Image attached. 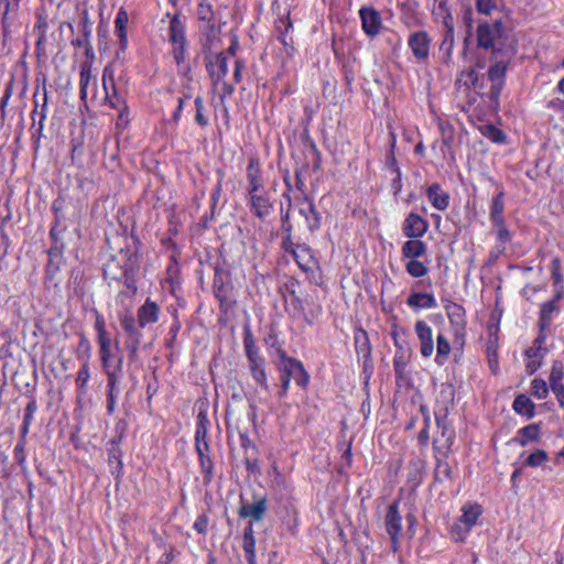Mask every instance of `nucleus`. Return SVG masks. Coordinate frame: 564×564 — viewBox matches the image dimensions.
I'll use <instances>...</instances> for the list:
<instances>
[{"label":"nucleus","mask_w":564,"mask_h":564,"mask_svg":"<svg viewBox=\"0 0 564 564\" xmlns=\"http://www.w3.org/2000/svg\"><path fill=\"white\" fill-rule=\"evenodd\" d=\"M95 317L94 329L102 372L107 378V413L112 415L117 408V399L120 393V379L123 375V356L119 355L116 365H112L116 351L119 352V341L112 337L107 328L104 315L96 308L93 310Z\"/></svg>","instance_id":"1"},{"label":"nucleus","mask_w":564,"mask_h":564,"mask_svg":"<svg viewBox=\"0 0 564 564\" xmlns=\"http://www.w3.org/2000/svg\"><path fill=\"white\" fill-rule=\"evenodd\" d=\"M161 315V306L151 297H147L143 304L137 310V315L124 314L120 317V325L127 336L124 348L130 362L139 359L143 333L142 330L150 325L159 322Z\"/></svg>","instance_id":"2"},{"label":"nucleus","mask_w":564,"mask_h":564,"mask_svg":"<svg viewBox=\"0 0 564 564\" xmlns=\"http://www.w3.org/2000/svg\"><path fill=\"white\" fill-rule=\"evenodd\" d=\"M247 206L257 219L265 221L274 212L275 198L265 188L263 171L259 158L248 160L246 167Z\"/></svg>","instance_id":"3"},{"label":"nucleus","mask_w":564,"mask_h":564,"mask_svg":"<svg viewBox=\"0 0 564 564\" xmlns=\"http://www.w3.org/2000/svg\"><path fill=\"white\" fill-rule=\"evenodd\" d=\"M140 270V256L137 246L126 245L115 254H111L104 264L102 276L105 281L122 283L130 294L138 293V273Z\"/></svg>","instance_id":"4"},{"label":"nucleus","mask_w":564,"mask_h":564,"mask_svg":"<svg viewBox=\"0 0 564 564\" xmlns=\"http://www.w3.org/2000/svg\"><path fill=\"white\" fill-rule=\"evenodd\" d=\"M285 312L294 318H302L307 325H313L322 315L323 307L310 294H303L301 283L294 276H289L280 288Z\"/></svg>","instance_id":"5"},{"label":"nucleus","mask_w":564,"mask_h":564,"mask_svg":"<svg viewBox=\"0 0 564 564\" xmlns=\"http://www.w3.org/2000/svg\"><path fill=\"white\" fill-rule=\"evenodd\" d=\"M170 18L167 26V42L171 46V54L176 64L178 74L182 77L189 78L192 67L187 62L188 56V40L186 36V23L181 13L165 14Z\"/></svg>","instance_id":"6"},{"label":"nucleus","mask_w":564,"mask_h":564,"mask_svg":"<svg viewBox=\"0 0 564 564\" xmlns=\"http://www.w3.org/2000/svg\"><path fill=\"white\" fill-rule=\"evenodd\" d=\"M243 352L248 362V371L254 383L263 389H269V377L267 372V360L261 354L251 328L247 325L242 333Z\"/></svg>","instance_id":"7"},{"label":"nucleus","mask_w":564,"mask_h":564,"mask_svg":"<svg viewBox=\"0 0 564 564\" xmlns=\"http://www.w3.org/2000/svg\"><path fill=\"white\" fill-rule=\"evenodd\" d=\"M516 54L514 47H509L502 53L500 59H496L489 66L487 70V78L491 85L487 93H478L482 98H487L490 106L494 108L499 107V98L506 84L507 72L511 62V58Z\"/></svg>","instance_id":"8"},{"label":"nucleus","mask_w":564,"mask_h":564,"mask_svg":"<svg viewBox=\"0 0 564 564\" xmlns=\"http://www.w3.org/2000/svg\"><path fill=\"white\" fill-rule=\"evenodd\" d=\"M427 252V245L421 238H408L401 247V259L404 261L405 272L414 279L429 273L426 263L420 260Z\"/></svg>","instance_id":"9"},{"label":"nucleus","mask_w":564,"mask_h":564,"mask_svg":"<svg viewBox=\"0 0 564 564\" xmlns=\"http://www.w3.org/2000/svg\"><path fill=\"white\" fill-rule=\"evenodd\" d=\"M196 424L194 433V449L199 447H208L210 445L209 430L212 423L208 419L209 401L207 398H199L195 402Z\"/></svg>","instance_id":"10"},{"label":"nucleus","mask_w":564,"mask_h":564,"mask_svg":"<svg viewBox=\"0 0 564 564\" xmlns=\"http://www.w3.org/2000/svg\"><path fill=\"white\" fill-rule=\"evenodd\" d=\"M435 422L437 431L433 438V452L440 455H449L456 433L447 420V411L443 414L435 413Z\"/></svg>","instance_id":"11"},{"label":"nucleus","mask_w":564,"mask_h":564,"mask_svg":"<svg viewBox=\"0 0 564 564\" xmlns=\"http://www.w3.org/2000/svg\"><path fill=\"white\" fill-rule=\"evenodd\" d=\"M39 93V87L36 88L33 99H34V109L31 112L32 126H31V139L35 148L40 147V141L43 137L44 124L47 118V109H48V97L47 89L45 84L43 85V102L41 105V109L39 110V101L36 100V96Z\"/></svg>","instance_id":"12"},{"label":"nucleus","mask_w":564,"mask_h":564,"mask_svg":"<svg viewBox=\"0 0 564 564\" xmlns=\"http://www.w3.org/2000/svg\"><path fill=\"white\" fill-rule=\"evenodd\" d=\"M232 283L230 279L224 274L219 267L215 268L213 279V293L219 302V308L221 312L227 313L236 304L231 300Z\"/></svg>","instance_id":"13"},{"label":"nucleus","mask_w":564,"mask_h":564,"mask_svg":"<svg viewBox=\"0 0 564 564\" xmlns=\"http://www.w3.org/2000/svg\"><path fill=\"white\" fill-rule=\"evenodd\" d=\"M441 302L449 324L454 329L455 338L463 339L467 326L466 310L462 304L454 302L447 296H442Z\"/></svg>","instance_id":"14"},{"label":"nucleus","mask_w":564,"mask_h":564,"mask_svg":"<svg viewBox=\"0 0 564 564\" xmlns=\"http://www.w3.org/2000/svg\"><path fill=\"white\" fill-rule=\"evenodd\" d=\"M274 33L278 41L284 48L288 57L293 58L296 53L292 32L294 30L293 21L291 19V12L288 11L285 15H280L274 21Z\"/></svg>","instance_id":"15"},{"label":"nucleus","mask_w":564,"mask_h":564,"mask_svg":"<svg viewBox=\"0 0 564 564\" xmlns=\"http://www.w3.org/2000/svg\"><path fill=\"white\" fill-rule=\"evenodd\" d=\"M64 231L65 230H55V228H50L48 237L51 240V247L47 250L48 261L46 264V272L50 274L58 272L61 263L64 260L65 245L61 238Z\"/></svg>","instance_id":"16"},{"label":"nucleus","mask_w":564,"mask_h":564,"mask_svg":"<svg viewBox=\"0 0 564 564\" xmlns=\"http://www.w3.org/2000/svg\"><path fill=\"white\" fill-rule=\"evenodd\" d=\"M206 72L210 78L214 90L219 87L220 82L226 78L228 74V57L224 52H219L214 56L205 57Z\"/></svg>","instance_id":"17"},{"label":"nucleus","mask_w":564,"mask_h":564,"mask_svg":"<svg viewBox=\"0 0 564 564\" xmlns=\"http://www.w3.org/2000/svg\"><path fill=\"white\" fill-rule=\"evenodd\" d=\"M431 44L432 39L424 30L412 32L408 37V46L417 63H424L429 59Z\"/></svg>","instance_id":"18"},{"label":"nucleus","mask_w":564,"mask_h":564,"mask_svg":"<svg viewBox=\"0 0 564 564\" xmlns=\"http://www.w3.org/2000/svg\"><path fill=\"white\" fill-rule=\"evenodd\" d=\"M361 30L370 39L380 34L383 22L380 12L372 6H364L358 11Z\"/></svg>","instance_id":"19"},{"label":"nucleus","mask_w":564,"mask_h":564,"mask_svg":"<svg viewBox=\"0 0 564 564\" xmlns=\"http://www.w3.org/2000/svg\"><path fill=\"white\" fill-rule=\"evenodd\" d=\"M488 338L486 343V356L489 368L494 375L498 372L499 359V319L489 322L487 326Z\"/></svg>","instance_id":"20"},{"label":"nucleus","mask_w":564,"mask_h":564,"mask_svg":"<svg viewBox=\"0 0 564 564\" xmlns=\"http://www.w3.org/2000/svg\"><path fill=\"white\" fill-rule=\"evenodd\" d=\"M505 33V26L501 20L492 24L487 22L477 26V43L482 48H494L495 42Z\"/></svg>","instance_id":"21"},{"label":"nucleus","mask_w":564,"mask_h":564,"mask_svg":"<svg viewBox=\"0 0 564 564\" xmlns=\"http://www.w3.org/2000/svg\"><path fill=\"white\" fill-rule=\"evenodd\" d=\"M429 228L427 219L415 212H410L401 225L402 235L405 238H422Z\"/></svg>","instance_id":"22"},{"label":"nucleus","mask_w":564,"mask_h":564,"mask_svg":"<svg viewBox=\"0 0 564 564\" xmlns=\"http://www.w3.org/2000/svg\"><path fill=\"white\" fill-rule=\"evenodd\" d=\"M297 204L299 213L305 218L307 229L311 232L319 230L322 226V216L318 213L313 198H311L307 194H304Z\"/></svg>","instance_id":"23"},{"label":"nucleus","mask_w":564,"mask_h":564,"mask_svg":"<svg viewBox=\"0 0 564 564\" xmlns=\"http://www.w3.org/2000/svg\"><path fill=\"white\" fill-rule=\"evenodd\" d=\"M128 24H129V14L124 7H120L116 13L113 25H115V35L118 39V51L116 53L117 57L121 54H124L128 46Z\"/></svg>","instance_id":"24"},{"label":"nucleus","mask_w":564,"mask_h":564,"mask_svg":"<svg viewBox=\"0 0 564 564\" xmlns=\"http://www.w3.org/2000/svg\"><path fill=\"white\" fill-rule=\"evenodd\" d=\"M102 87L105 90V101L112 108L122 107L127 102L117 90L113 70L106 66L102 70Z\"/></svg>","instance_id":"25"},{"label":"nucleus","mask_w":564,"mask_h":564,"mask_svg":"<svg viewBox=\"0 0 564 564\" xmlns=\"http://www.w3.org/2000/svg\"><path fill=\"white\" fill-rule=\"evenodd\" d=\"M195 453L197 455L198 467L203 477V482L205 486H209L215 478L216 468L215 458L212 455V446L199 447V449H195Z\"/></svg>","instance_id":"26"},{"label":"nucleus","mask_w":564,"mask_h":564,"mask_svg":"<svg viewBox=\"0 0 564 564\" xmlns=\"http://www.w3.org/2000/svg\"><path fill=\"white\" fill-rule=\"evenodd\" d=\"M235 416V410L231 408H228L226 410V426L228 431V435L232 434L234 432H237L239 435L240 446L245 452V455L248 454V452L251 449L253 454L257 453V446L251 442L249 437V429L248 426L241 427L238 422L236 424H232V419Z\"/></svg>","instance_id":"27"},{"label":"nucleus","mask_w":564,"mask_h":564,"mask_svg":"<svg viewBox=\"0 0 564 564\" xmlns=\"http://www.w3.org/2000/svg\"><path fill=\"white\" fill-rule=\"evenodd\" d=\"M414 330L420 343V352L423 358H430L434 351L433 329L423 319L414 324Z\"/></svg>","instance_id":"28"},{"label":"nucleus","mask_w":564,"mask_h":564,"mask_svg":"<svg viewBox=\"0 0 564 564\" xmlns=\"http://www.w3.org/2000/svg\"><path fill=\"white\" fill-rule=\"evenodd\" d=\"M411 349H399L395 350L393 356V370L395 376V382L398 386L406 384L410 380V372L408 366L411 360Z\"/></svg>","instance_id":"29"},{"label":"nucleus","mask_w":564,"mask_h":564,"mask_svg":"<svg viewBox=\"0 0 564 564\" xmlns=\"http://www.w3.org/2000/svg\"><path fill=\"white\" fill-rule=\"evenodd\" d=\"M425 196L431 206L438 212L447 210L451 205L449 193L437 182H434L426 187Z\"/></svg>","instance_id":"30"},{"label":"nucleus","mask_w":564,"mask_h":564,"mask_svg":"<svg viewBox=\"0 0 564 564\" xmlns=\"http://www.w3.org/2000/svg\"><path fill=\"white\" fill-rule=\"evenodd\" d=\"M354 346L355 351L359 358H362L364 366L367 367L368 365L371 366L372 358H371V344L368 336V333L362 327H357L354 333Z\"/></svg>","instance_id":"31"},{"label":"nucleus","mask_w":564,"mask_h":564,"mask_svg":"<svg viewBox=\"0 0 564 564\" xmlns=\"http://www.w3.org/2000/svg\"><path fill=\"white\" fill-rule=\"evenodd\" d=\"M292 258L299 265V268L304 271H313V269L317 265V260L313 254L312 248L306 243H301L295 248V250L291 253Z\"/></svg>","instance_id":"32"},{"label":"nucleus","mask_w":564,"mask_h":564,"mask_svg":"<svg viewBox=\"0 0 564 564\" xmlns=\"http://www.w3.org/2000/svg\"><path fill=\"white\" fill-rule=\"evenodd\" d=\"M400 500L391 502L384 516V528L389 534H402V517L399 511Z\"/></svg>","instance_id":"33"},{"label":"nucleus","mask_w":564,"mask_h":564,"mask_svg":"<svg viewBox=\"0 0 564 564\" xmlns=\"http://www.w3.org/2000/svg\"><path fill=\"white\" fill-rule=\"evenodd\" d=\"M541 440V423H531L517 431L512 442L524 447L529 443H538Z\"/></svg>","instance_id":"34"},{"label":"nucleus","mask_w":564,"mask_h":564,"mask_svg":"<svg viewBox=\"0 0 564 564\" xmlns=\"http://www.w3.org/2000/svg\"><path fill=\"white\" fill-rule=\"evenodd\" d=\"M406 305L413 311L430 310L437 306L435 296L427 292H412L406 299Z\"/></svg>","instance_id":"35"},{"label":"nucleus","mask_w":564,"mask_h":564,"mask_svg":"<svg viewBox=\"0 0 564 564\" xmlns=\"http://www.w3.org/2000/svg\"><path fill=\"white\" fill-rule=\"evenodd\" d=\"M460 511L462 514L457 519L470 530L477 524L484 513V509L478 502H466L463 505Z\"/></svg>","instance_id":"36"},{"label":"nucleus","mask_w":564,"mask_h":564,"mask_svg":"<svg viewBox=\"0 0 564 564\" xmlns=\"http://www.w3.org/2000/svg\"><path fill=\"white\" fill-rule=\"evenodd\" d=\"M547 352L549 349H536L531 346L524 350L523 356L525 358V372L529 376H532L542 367L543 360Z\"/></svg>","instance_id":"37"},{"label":"nucleus","mask_w":564,"mask_h":564,"mask_svg":"<svg viewBox=\"0 0 564 564\" xmlns=\"http://www.w3.org/2000/svg\"><path fill=\"white\" fill-rule=\"evenodd\" d=\"M242 549L248 564H257L256 536L252 522H249L242 534Z\"/></svg>","instance_id":"38"},{"label":"nucleus","mask_w":564,"mask_h":564,"mask_svg":"<svg viewBox=\"0 0 564 564\" xmlns=\"http://www.w3.org/2000/svg\"><path fill=\"white\" fill-rule=\"evenodd\" d=\"M263 343L267 347V350L269 352L271 350H273L276 354V356L280 358V360L286 359L290 357V356H288V354L284 349V340L281 339L280 332L276 328L271 327L269 329L268 334L263 338Z\"/></svg>","instance_id":"39"},{"label":"nucleus","mask_w":564,"mask_h":564,"mask_svg":"<svg viewBox=\"0 0 564 564\" xmlns=\"http://www.w3.org/2000/svg\"><path fill=\"white\" fill-rule=\"evenodd\" d=\"M535 404L524 393L517 394L512 402V410L520 416L525 417L527 420H531L535 416Z\"/></svg>","instance_id":"40"},{"label":"nucleus","mask_w":564,"mask_h":564,"mask_svg":"<svg viewBox=\"0 0 564 564\" xmlns=\"http://www.w3.org/2000/svg\"><path fill=\"white\" fill-rule=\"evenodd\" d=\"M89 380L90 362H80V367L75 377L76 398L78 401L84 399L87 394Z\"/></svg>","instance_id":"41"},{"label":"nucleus","mask_w":564,"mask_h":564,"mask_svg":"<svg viewBox=\"0 0 564 564\" xmlns=\"http://www.w3.org/2000/svg\"><path fill=\"white\" fill-rule=\"evenodd\" d=\"M291 358L289 357L286 359L281 360V365L278 366V370L280 372V379H281V386L280 390L278 392V395L280 399H283L288 395L290 387H291V380L293 379V366L291 367Z\"/></svg>","instance_id":"42"},{"label":"nucleus","mask_w":564,"mask_h":564,"mask_svg":"<svg viewBox=\"0 0 564 564\" xmlns=\"http://www.w3.org/2000/svg\"><path fill=\"white\" fill-rule=\"evenodd\" d=\"M267 511V499L260 498L253 503L242 505L239 509L240 518H252L254 521H260Z\"/></svg>","instance_id":"43"},{"label":"nucleus","mask_w":564,"mask_h":564,"mask_svg":"<svg viewBox=\"0 0 564 564\" xmlns=\"http://www.w3.org/2000/svg\"><path fill=\"white\" fill-rule=\"evenodd\" d=\"M197 15L199 21L206 23L205 31L207 33H215L216 23L213 4L207 0H200L197 6Z\"/></svg>","instance_id":"44"},{"label":"nucleus","mask_w":564,"mask_h":564,"mask_svg":"<svg viewBox=\"0 0 564 564\" xmlns=\"http://www.w3.org/2000/svg\"><path fill=\"white\" fill-rule=\"evenodd\" d=\"M479 83V75L477 70L473 67H468L458 73L456 78V86L458 88L464 87L465 90L469 91L471 89L477 90Z\"/></svg>","instance_id":"45"},{"label":"nucleus","mask_w":564,"mask_h":564,"mask_svg":"<svg viewBox=\"0 0 564 564\" xmlns=\"http://www.w3.org/2000/svg\"><path fill=\"white\" fill-rule=\"evenodd\" d=\"M435 458V470L434 478L435 481L443 482L445 480H451L453 477L452 467L447 462L448 455H440L438 453H434Z\"/></svg>","instance_id":"46"},{"label":"nucleus","mask_w":564,"mask_h":564,"mask_svg":"<svg viewBox=\"0 0 564 564\" xmlns=\"http://www.w3.org/2000/svg\"><path fill=\"white\" fill-rule=\"evenodd\" d=\"M425 467H426V464H425L424 459H422L420 457L412 458L409 462L408 481L410 484H412L414 487L420 486L423 481V475L425 473Z\"/></svg>","instance_id":"47"},{"label":"nucleus","mask_w":564,"mask_h":564,"mask_svg":"<svg viewBox=\"0 0 564 564\" xmlns=\"http://www.w3.org/2000/svg\"><path fill=\"white\" fill-rule=\"evenodd\" d=\"M452 351V346L446 336L442 333L437 334L436 337V356L435 364L438 366H444L448 359Z\"/></svg>","instance_id":"48"},{"label":"nucleus","mask_w":564,"mask_h":564,"mask_svg":"<svg viewBox=\"0 0 564 564\" xmlns=\"http://www.w3.org/2000/svg\"><path fill=\"white\" fill-rule=\"evenodd\" d=\"M505 192H498L491 199L489 206V218L491 223L503 221L505 219Z\"/></svg>","instance_id":"49"},{"label":"nucleus","mask_w":564,"mask_h":564,"mask_svg":"<svg viewBox=\"0 0 564 564\" xmlns=\"http://www.w3.org/2000/svg\"><path fill=\"white\" fill-rule=\"evenodd\" d=\"M437 127L442 135L441 151L445 155V151L452 148L455 138L454 126L448 120L438 119Z\"/></svg>","instance_id":"50"},{"label":"nucleus","mask_w":564,"mask_h":564,"mask_svg":"<svg viewBox=\"0 0 564 564\" xmlns=\"http://www.w3.org/2000/svg\"><path fill=\"white\" fill-rule=\"evenodd\" d=\"M292 366H293L292 373H293V379H294L295 383L300 388L306 389L310 383V375L306 371L304 364L301 360L292 357L291 358V367Z\"/></svg>","instance_id":"51"},{"label":"nucleus","mask_w":564,"mask_h":564,"mask_svg":"<svg viewBox=\"0 0 564 564\" xmlns=\"http://www.w3.org/2000/svg\"><path fill=\"white\" fill-rule=\"evenodd\" d=\"M66 200L62 195H58L53 202H52V213L54 215L53 221L51 224V228H55V230H65L66 228L62 226L64 217H63V210L65 208Z\"/></svg>","instance_id":"52"},{"label":"nucleus","mask_w":564,"mask_h":564,"mask_svg":"<svg viewBox=\"0 0 564 564\" xmlns=\"http://www.w3.org/2000/svg\"><path fill=\"white\" fill-rule=\"evenodd\" d=\"M560 307L554 301H546L541 304L538 325L550 327L553 321V314L558 312Z\"/></svg>","instance_id":"53"},{"label":"nucleus","mask_w":564,"mask_h":564,"mask_svg":"<svg viewBox=\"0 0 564 564\" xmlns=\"http://www.w3.org/2000/svg\"><path fill=\"white\" fill-rule=\"evenodd\" d=\"M550 460L549 453L545 449L536 448L531 452L525 458L523 466L531 468H539L546 465Z\"/></svg>","instance_id":"54"},{"label":"nucleus","mask_w":564,"mask_h":564,"mask_svg":"<svg viewBox=\"0 0 564 564\" xmlns=\"http://www.w3.org/2000/svg\"><path fill=\"white\" fill-rule=\"evenodd\" d=\"M181 327H182V324L178 318V313L175 310L173 313V322H172V324L169 328L167 335L164 339V347L166 349H170V350L174 349Z\"/></svg>","instance_id":"55"},{"label":"nucleus","mask_w":564,"mask_h":564,"mask_svg":"<svg viewBox=\"0 0 564 564\" xmlns=\"http://www.w3.org/2000/svg\"><path fill=\"white\" fill-rule=\"evenodd\" d=\"M75 355L78 361L90 362L91 344L84 333L79 334V341L75 350Z\"/></svg>","instance_id":"56"},{"label":"nucleus","mask_w":564,"mask_h":564,"mask_svg":"<svg viewBox=\"0 0 564 564\" xmlns=\"http://www.w3.org/2000/svg\"><path fill=\"white\" fill-rule=\"evenodd\" d=\"M283 197L289 202V205L286 208L281 207L280 209L281 234L293 235V225L291 223V196L289 194H283Z\"/></svg>","instance_id":"57"},{"label":"nucleus","mask_w":564,"mask_h":564,"mask_svg":"<svg viewBox=\"0 0 564 564\" xmlns=\"http://www.w3.org/2000/svg\"><path fill=\"white\" fill-rule=\"evenodd\" d=\"M36 410V399L32 397L24 409L23 422L20 427L21 434H29Z\"/></svg>","instance_id":"58"},{"label":"nucleus","mask_w":564,"mask_h":564,"mask_svg":"<svg viewBox=\"0 0 564 564\" xmlns=\"http://www.w3.org/2000/svg\"><path fill=\"white\" fill-rule=\"evenodd\" d=\"M551 391L550 384L542 378H534L530 383V392L538 400H545Z\"/></svg>","instance_id":"59"},{"label":"nucleus","mask_w":564,"mask_h":564,"mask_svg":"<svg viewBox=\"0 0 564 564\" xmlns=\"http://www.w3.org/2000/svg\"><path fill=\"white\" fill-rule=\"evenodd\" d=\"M480 132L484 137L497 144L505 143L507 139L505 132L492 123L482 126Z\"/></svg>","instance_id":"60"},{"label":"nucleus","mask_w":564,"mask_h":564,"mask_svg":"<svg viewBox=\"0 0 564 564\" xmlns=\"http://www.w3.org/2000/svg\"><path fill=\"white\" fill-rule=\"evenodd\" d=\"M491 225L496 234V243L507 247V245L512 240V235L507 227L506 220L491 223Z\"/></svg>","instance_id":"61"},{"label":"nucleus","mask_w":564,"mask_h":564,"mask_svg":"<svg viewBox=\"0 0 564 564\" xmlns=\"http://www.w3.org/2000/svg\"><path fill=\"white\" fill-rule=\"evenodd\" d=\"M564 380V364L561 360H553L549 376L550 388L563 384Z\"/></svg>","instance_id":"62"},{"label":"nucleus","mask_w":564,"mask_h":564,"mask_svg":"<svg viewBox=\"0 0 564 564\" xmlns=\"http://www.w3.org/2000/svg\"><path fill=\"white\" fill-rule=\"evenodd\" d=\"M455 43V31H444L443 40L440 44V51L444 54L445 63L452 58Z\"/></svg>","instance_id":"63"},{"label":"nucleus","mask_w":564,"mask_h":564,"mask_svg":"<svg viewBox=\"0 0 564 564\" xmlns=\"http://www.w3.org/2000/svg\"><path fill=\"white\" fill-rule=\"evenodd\" d=\"M26 436L28 434H21L19 436L18 443L14 446L13 449V457L14 460L20 465L24 466L26 463V453H25V446H26Z\"/></svg>","instance_id":"64"}]
</instances>
